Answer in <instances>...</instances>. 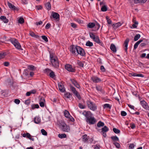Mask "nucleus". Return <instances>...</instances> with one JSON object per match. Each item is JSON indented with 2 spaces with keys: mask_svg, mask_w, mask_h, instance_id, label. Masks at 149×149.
<instances>
[{
  "mask_svg": "<svg viewBox=\"0 0 149 149\" xmlns=\"http://www.w3.org/2000/svg\"><path fill=\"white\" fill-rule=\"evenodd\" d=\"M34 121L35 123L36 124H38L40 123V120L39 118L36 117L34 118Z\"/></svg>",
  "mask_w": 149,
  "mask_h": 149,
  "instance_id": "nucleus-31",
  "label": "nucleus"
},
{
  "mask_svg": "<svg viewBox=\"0 0 149 149\" xmlns=\"http://www.w3.org/2000/svg\"><path fill=\"white\" fill-rule=\"evenodd\" d=\"M8 5L9 8L11 9L14 10H17V8L11 3L8 2Z\"/></svg>",
  "mask_w": 149,
  "mask_h": 149,
  "instance_id": "nucleus-24",
  "label": "nucleus"
},
{
  "mask_svg": "<svg viewBox=\"0 0 149 149\" xmlns=\"http://www.w3.org/2000/svg\"><path fill=\"white\" fill-rule=\"evenodd\" d=\"M70 89L72 93L74 94L76 93L77 92L75 88L72 86H70Z\"/></svg>",
  "mask_w": 149,
  "mask_h": 149,
  "instance_id": "nucleus-34",
  "label": "nucleus"
},
{
  "mask_svg": "<svg viewBox=\"0 0 149 149\" xmlns=\"http://www.w3.org/2000/svg\"><path fill=\"white\" fill-rule=\"evenodd\" d=\"M87 104L88 108L91 110L94 111L97 109V106L95 104L91 101H87Z\"/></svg>",
  "mask_w": 149,
  "mask_h": 149,
  "instance_id": "nucleus-3",
  "label": "nucleus"
},
{
  "mask_svg": "<svg viewBox=\"0 0 149 149\" xmlns=\"http://www.w3.org/2000/svg\"><path fill=\"white\" fill-rule=\"evenodd\" d=\"M51 24L50 23H47L45 26V28L46 29H49L51 26Z\"/></svg>",
  "mask_w": 149,
  "mask_h": 149,
  "instance_id": "nucleus-63",
  "label": "nucleus"
},
{
  "mask_svg": "<svg viewBox=\"0 0 149 149\" xmlns=\"http://www.w3.org/2000/svg\"><path fill=\"white\" fill-rule=\"evenodd\" d=\"M80 47L77 46H75L72 45L70 46V51L74 55L77 54L78 47Z\"/></svg>",
  "mask_w": 149,
  "mask_h": 149,
  "instance_id": "nucleus-4",
  "label": "nucleus"
},
{
  "mask_svg": "<svg viewBox=\"0 0 149 149\" xmlns=\"http://www.w3.org/2000/svg\"><path fill=\"white\" fill-rule=\"evenodd\" d=\"M96 88L98 91H100L101 93H104V91L103 90L102 86H97L96 87Z\"/></svg>",
  "mask_w": 149,
  "mask_h": 149,
  "instance_id": "nucleus-22",
  "label": "nucleus"
},
{
  "mask_svg": "<svg viewBox=\"0 0 149 149\" xmlns=\"http://www.w3.org/2000/svg\"><path fill=\"white\" fill-rule=\"evenodd\" d=\"M84 62L83 61H81L79 60H78L77 64L79 65V66L80 68H83L84 65Z\"/></svg>",
  "mask_w": 149,
  "mask_h": 149,
  "instance_id": "nucleus-27",
  "label": "nucleus"
},
{
  "mask_svg": "<svg viewBox=\"0 0 149 149\" xmlns=\"http://www.w3.org/2000/svg\"><path fill=\"white\" fill-rule=\"evenodd\" d=\"M101 133L104 137H106L107 136L106 132L109 130V128L107 126H105L101 129Z\"/></svg>",
  "mask_w": 149,
  "mask_h": 149,
  "instance_id": "nucleus-8",
  "label": "nucleus"
},
{
  "mask_svg": "<svg viewBox=\"0 0 149 149\" xmlns=\"http://www.w3.org/2000/svg\"><path fill=\"white\" fill-rule=\"evenodd\" d=\"M86 46L91 47L93 45V44L92 42L89 41H88L86 42Z\"/></svg>",
  "mask_w": 149,
  "mask_h": 149,
  "instance_id": "nucleus-45",
  "label": "nucleus"
},
{
  "mask_svg": "<svg viewBox=\"0 0 149 149\" xmlns=\"http://www.w3.org/2000/svg\"><path fill=\"white\" fill-rule=\"evenodd\" d=\"M64 96L66 98L70 99L72 97V94L69 92H65Z\"/></svg>",
  "mask_w": 149,
  "mask_h": 149,
  "instance_id": "nucleus-20",
  "label": "nucleus"
},
{
  "mask_svg": "<svg viewBox=\"0 0 149 149\" xmlns=\"http://www.w3.org/2000/svg\"><path fill=\"white\" fill-rule=\"evenodd\" d=\"M148 40H146L145 42L141 43L140 45V46H141V47H144L148 45Z\"/></svg>",
  "mask_w": 149,
  "mask_h": 149,
  "instance_id": "nucleus-39",
  "label": "nucleus"
},
{
  "mask_svg": "<svg viewBox=\"0 0 149 149\" xmlns=\"http://www.w3.org/2000/svg\"><path fill=\"white\" fill-rule=\"evenodd\" d=\"M31 107L32 109H33L35 108H38L39 107V106L38 104H33L31 105Z\"/></svg>",
  "mask_w": 149,
  "mask_h": 149,
  "instance_id": "nucleus-43",
  "label": "nucleus"
},
{
  "mask_svg": "<svg viewBox=\"0 0 149 149\" xmlns=\"http://www.w3.org/2000/svg\"><path fill=\"white\" fill-rule=\"evenodd\" d=\"M107 8L106 5H104L102 6L101 9V10L103 12H105L107 10Z\"/></svg>",
  "mask_w": 149,
  "mask_h": 149,
  "instance_id": "nucleus-44",
  "label": "nucleus"
},
{
  "mask_svg": "<svg viewBox=\"0 0 149 149\" xmlns=\"http://www.w3.org/2000/svg\"><path fill=\"white\" fill-rule=\"evenodd\" d=\"M113 144L118 148L120 147V145L119 143L116 142H114Z\"/></svg>",
  "mask_w": 149,
  "mask_h": 149,
  "instance_id": "nucleus-48",
  "label": "nucleus"
},
{
  "mask_svg": "<svg viewBox=\"0 0 149 149\" xmlns=\"http://www.w3.org/2000/svg\"><path fill=\"white\" fill-rule=\"evenodd\" d=\"M104 124L103 122H102L101 121H99L97 123V126L98 127H101L104 126Z\"/></svg>",
  "mask_w": 149,
  "mask_h": 149,
  "instance_id": "nucleus-35",
  "label": "nucleus"
},
{
  "mask_svg": "<svg viewBox=\"0 0 149 149\" xmlns=\"http://www.w3.org/2000/svg\"><path fill=\"white\" fill-rule=\"evenodd\" d=\"M10 40L17 49L20 50H23L20 44L17 39L14 38H11L10 39Z\"/></svg>",
  "mask_w": 149,
  "mask_h": 149,
  "instance_id": "nucleus-2",
  "label": "nucleus"
},
{
  "mask_svg": "<svg viewBox=\"0 0 149 149\" xmlns=\"http://www.w3.org/2000/svg\"><path fill=\"white\" fill-rule=\"evenodd\" d=\"M65 69L69 72H75V68H73L71 65L66 64L65 65Z\"/></svg>",
  "mask_w": 149,
  "mask_h": 149,
  "instance_id": "nucleus-7",
  "label": "nucleus"
},
{
  "mask_svg": "<svg viewBox=\"0 0 149 149\" xmlns=\"http://www.w3.org/2000/svg\"><path fill=\"white\" fill-rule=\"evenodd\" d=\"M51 70L49 68H46L44 70V71L45 73L47 74V75H48V74H49V73H50V72L51 71Z\"/></svg>",
  "mask_w": 149,
  "mask_h": 149,
  "instance_id": "nucleus-42",
  "label": "nucleus"
},
{
  "mask_svg": "<svg viewBox=\"0 0 149 149\" xmlns=\"http://www.w3.org/2000/svg\"><path fill=\"white\" fill-rule=\"evenodd\" d=\"M113 132L116 134H119L120 133V130L115 128H114L113 129Z\"/></svg>",
  "mask_w": 149,
  "mask_h": 149,
  "instance_id": "nucleus-47",
  "label": "nucleus"
},
{
  "mask_svg": "<svg viewBox=\"0 0 149 149\" xmlns=\"http://www.w3.org/2000/svg\"><path fill=\"white\" fill-rule=\"evenodd\" d=\"M122 24L120 22H118L117 23H116L115 24L113 25V27L115 29L119 27L120 26L122 25Z\"/></svg>",
  "mask_w": 149,
  "mask_h": 149,
  "instance_id": "nucleus-30",
  "label": "nucleus"
},
{
  "mask_svg": "<svg viewBox=\"0 0 149 149\" xmlns=\"http://www.w3.org/2000/svg\"><path fill=\"white\" fill-rule=\"evenodd\" d=\"M28 68L32 70H33L35 69V67L33 65H29L28 66Z\"/></svg>",
  "mask_w": 149,
  "mask_h": 149,
  "instance_id": "nucleus-53",
  "label": "nucleus"
},
{
  "mask_svg": "<svg viewBox=\"0 0 149 149\" xmlns=\"http://www.w3.org/2000/svg\"><path fill=\"white\" fill-rule=\"evenodd\" d=\"M86 122L90 125H93L95 123L96 121V119L93 117H92L86 120Z\"/></svg>",
  "mask_w": 149,
  "mask_h": 149,
  "instance_id": "nucleus-11",
  "label": "nucleus"
},
{
  "mask_svg": "<svg viewBox=\"0 0 149 149\" xmlns=\"http://www.w3.org/2000/svg\"><path fill=\"white\" fill-rule=\"evenodd\" d=\"M141 35L140 34H138L135 36L134 40V41H137L140 37Z\"/></svg>",
  "mask_w": 149,
  "mask_h": 149,
  "instance_id": "nucleus-41",
  "label": "nucleus"
},
{
  "mask_svg": "<svg viewBox=\"0 0 149 149\" xmlns=\"http://www.w3.org/2000/svg\"><path fill=\"white\" fill-rule=\"evenodd\" d=\"M129 41L130 40L129 38H126L124 41L123 45L124 47V50L126 53H127V47Z\"/></svg>",
  "mask_w": 149,
  "mask_h": 149,
  "instance_id": "nucleus-16",
  "label": "nucleus"
},
{
  "mask_svg": "<svg viewBox=\"0 0 149 149\" xmlns=\"http://www.w3.org/2000/svg\"><path fill=\"white\" fill-rule=\"evenodd\" d=\"M94 41L99 44L100 45L103 47L104 45L102 41H101L99 39V37L97 36H96L93 39Z\"/></svg>",
  "mask_w": 149,
  "mask_h": 149,
  "instance_id": "nucleus-15",
  "label": "nucleus"
},
{
  "mask_svg": "<svg viewBox=\"0 0 149 149\" xmlns=\"http://www.w3.org/2000/svg\"><path fill=\"white\" fill-rule=\"evenodd\" d=\"M111 106L109 104H104L103 106L104 109L108 108L109 109H111Z\"/></svg>",
  "mask_w": 149,
  "mask_h": 149,
  "instance_id": "nucleus-40",
  "label": "nucleus"
},
{
  "mask_svg": "<svg viewBox=\"0 0 149 149\" xmlns=\"http://www.w3.org/2000/svg\"><path fill=\"white\" fill-rule=\"evenodd\" d=\"M140 104L142 107L146 110H149V106L148 104L144 100L141 101Z\"/></svg>",
  "mask_w": 149,
  "mask_h": 149,
  "instance_id": "nucleus-10",
  "label": "nucleus"
},
{
  "mask_svg": "<svg viewBox=\"0 0 149 149\" xmlns=\"http://www.w3.org/2000/svg\"><path fill=\"white\" fill-rule=\"evenodd\" d=\"M50 57L52 66L54 68H58L59 67V63L57 57L52 54H50Z\"/></svg>",
  "mask_w": 149,
  "mask_h": 149,
  "instance_id": "nucleus-1",
  "label": "nucleus"
},
{
  "mask_svg": "<svg viewBox=\"0 0 149 149\" xmlns=\"http://www.w3.org/2000/svg\"><path fill=\"white\" fill-rule=\"evenodd\" d=\"M111 138L114 142H115V141H118L119 140L118 137L116 136H111Z\"/></svg>",
  "mask_w": 149,
  "mask_h": 149,
  "instance_id": "nucleus-37",
  "label": "nucleus"
},
{
  "mask_svg": "<svg viewBox=\"0 0 149 149\" xmlns=\"http://www.w3.org/2000/svg\"><path fill=\"white\" fill-rule=\"evenodd\" d=\"M41 99L42 100V101L40 102L39 103V104H40V106L41 107H44L45 104H44V102L43 101H45V99L44 98H43L42 99L41 98Z\"/></svg>",
  "mask_w": 149,
  "mask_h": 149,
  "instance_id": "nucleus-46",
  "label": "nucleus"
},
{
  "mask_svg": "<svg viewBox=\"0 0 149 149\" xmlns=\"http://www.w3.org/2000/svg\"><path fill=\"white\" fill-rule=\"evenodd\" d=\"M45 6L46 8L48 10H50L51 8V4L49 2L45 4Z\"/></svg>",
  "mask_w": 149,
  "mask_h": 149,
  "instance_id": "nucleus-32",
  "label": "nucleus"
},
{
  "mask_svg": "<svg viewBox=\"0 0 149 149\" xmlns=\"http://www.w3.org/2000/svg\"><path fill=\"white\" fill-rule=\"evenodd\" d=\"M18 22L21 24H22L24 22V20L23 18L20 17L18 20Z\"/></svg>",
  "mask_w": 149,
  "mask_h": 149,
  "instance_id": "nucleus-50",
  "label": "nucleus"
},
{
  "mask_svg": "<svg viewBox=\"0 0 149 149\" xmlns=\"http://www.w3.org/2000/svg\"><path fill=\"white\" fill-rule=\"evenodd\" d=\"M41 37L42 39H43L45 42H47L48 41V40L47 37L45 36H41Z\"/></svg>",
  "mask_w": 149,
  "mask_h": 149,
  "instance_id": "nucleus-56",
  "label": "nucleus"
},
{
  "mask_svg": "<svg viewBox=\"0 0 149 149\" xmlns=\"http://www.w3.org/2000/svg\"><path fill=\"white\" fill-rule=\"evenodd\" d=\"M49 75L50 77L53 79L54 78L56 77V75L55 74L54 72L52 70L50 72V73H49Z\"/></svg>",
  "mask_w": 149,
  "mask_h": 149,
  "instance_id": "nucleus-33",
  "label": "nucleus"
},
{
  "mask_svg": "<svg viewBox=\"0 0 149 149\" xmlns=\"http://www.w3.org/2000/svg\"><path fill=\"white\" fill-rule=\"evenodd\" d=\"M14 102L17 104H19L20 102V100L18 99H15L14 101Z\"/></svg>",
  "mask_w": 149,
  "mask_h": 149,
  "instance_id": "nucleus-60",
  "label": "nucleus"
},
{
  "mask_svg": "<svg viewBox=\"0 0 149 149\" xmlns=\"http://www.w3.org/2000/svg\"><path fill=\"white\" fill-rule=\"evenodd\" d=\"M106 19L107 20V21L108 24H111L112 22L110 19H109V18L107 17Z\"/></svg>",
  "mask_w": 149,
  "mask_h": 149,
  "instance_id": "nucleus-62",
  "label": "nucleus"
},
{
  "mask_svg": "<svg viewBox=\"0 0 149 149\" xmlns=\"http://www.w3.org/2000/svg\"><path fill=\"white\" fill-rule=\"evenodd\" d=\"M100 70L102 72H105V69L103 65H101L100 66Z\"/></svg>",
  "mask_w": 149,
  "mask_h": 149,
  "instance_id": "nucleus-64",
  "label": "nucleus"
},
{
  "mask_svg": "<svg viewBox=\"0 0 149 149\" xmlns=\"http://www.w3.org/2000/svg\"><path fill=\"white\" fill-rule=\"evenodd\" d=\"M41 132L42 135L45 136L47 135V133L45 130L43 129L41 130Z\"/></svg>",
  "mask_w": 149,
  "mask_h": 149,
  "instance_id": "nucleus-52",
  "label": "nucleus"
},
{
  "mask_svg": "<svg viewBox=\"0 0 149 149\" xmlns=\"http://www.w3.org/2000/svg\"><path fill=\"white\" fill-rule=\"evenodd\" d=\"M30 35L33 37H35L36 38H37L38 37V35H36L33 32H31L30 33Z\"/></svg>",
  "mask_w": 149,
  "mask_h": 149,
  "instance_id": "nucleus-54",
  "label": "nucleus"
},
{
  "mask_svg": "<svg viewBox=\"0 0 149 149\" xmlns=\"http://www.w3.org/2000/svg\"><path fill=\"white\" fill-rule=\"evenodd\" d=\"M78 54L77 55L79 54L80 56H85L86 53L84 50L81 47H78Z\"/></svg>",
  "mask_w": 149,
  "mask_h": 149,
  "instance_id": "nucleus-12",
  "label": "nucleus"
},
{
  "mask_svg": "<svg viewBox=\"0 0 149 149\" xmlns=\"http://www.w3.org/2000/svg\"><path fill=\"white\" fill-rule=\"evenodd\" d=\"M0 18L5 23H7L8 22V20L6 18V16H1Z\"/></svg>",
  "mask_w": 149,
  "mask_h": 149,
  "instance_id": "nucleus-29",
  "label": "nucleus"
},
{
  "mask_svg": "<svg viewBox=\"0 0 149 149\" xmlns=\"http://www.w3.org/2000/svg\"><path fill=\"white\" fill-rule=\"evenodd\" d=\"M59 89L62 93L64 92L65 91V89L63 84L62 83H59L58 84Z\"/></svg>",
  "mask_w": 149,
  "mask_h": 149,
  "instance_id": "nucleus-17",
  "label": "nucleus"
},
{
  "mask_svg": "<svg viewBox=\"0 0 149 149\" xmlns=\"http://www.w3.org/2000/svg\"><path fill=\"white\" fill-rule=\"evenodd\" d=\"M89 35L90 37L92 39L93 38H94L96 36L94 35V33L93 32L90 33Z\"/></svg>",
  "mask_w": 149,
  "mask_h": 149,
  "instance_id": "nucleus-51",
  "label": "nucleus"
},
{
  "mask_svg": "<svg viewBox=\"0 0 149 149\" xmlns=\"http://www.w3.org/2000/svg\"><path fill=\"white\" fill-rule=\"evenodd\" d=\"M74 94L80 100L81 99V96L78 92Z\"/></svg>",
  "mask_w": 149,
  "mask_h": 149,
  "instance_id": "nucleus-49",
  "label": "nucleus"
},
{
  "mask_svg": "<svg viewBox=\"0 0 149 149\" xmlns=\"http://www.w3.org/2000/svg\"><path fill=\"white\" fill-rule=\"evenodd\" d=\"M121 114L122 116H125L127 115V114L125 111H122L121 112Z\"/></svg>",
  "mask_w": 149,
  "mask_h": 149,
  "instance_id": "nucleus-61",
  "label": "nucleus"
},
{
  "mask_svg": "<svg viewBox=\"0 0 149 149\" xmlns=\"http://www.w3.org/2000/svg\"><path fill=\"white\" fill-rule=\"evenodd\" d=\"M95 26V23L93 22H90L87 24V27L88 28H92Z\"/></svg>",
  "mask_w": 149,
  "mask_h": 149,
  "instance_id": "nucleus-26",
  "label": "nucleus"
},
{
  "mask_svg": "<svg viewBox=\"0 0 149 149\" xmlns=\"http://www.w3.org/2000/svg\"><path fill=\"white\" fill-rule=\"evenodd\" d=\"M51 15L52 17L54 19H55L57 21H59V15L57 13L52 12Z\"/></svg>",
  "mask_w": 149,
  "mask_h": 149,
  "instance_id": "nucleus-14",
  "label": "nucleus"
},
{
  "mask_svg": "<svg viewBox=\"0 0 149 149\" xmlns=\"http://www.w3.org/2000/svg\"><path fill=\"white\" fill-rule=\"evenodd\" d=\"M71 26L73 28H75L77 27V25L75 23H71L70 24Z\"/></svg>",
  "mask_w": 149,
  "mask_h": 149,
  "instance_id": "nucleus-59",
  "label": "nucleus"
},
{
  "mask_svg": "<svg viewBox=\"0 0 149 149\" xmlns=\"http://www.w3.org/2000/svg\"><path fill=\"white\" fill-rule=\"evenodd\" d=\"M95 28H96V31L98 30L100 27V25L97 22L95 24Z\"/></svg>",
  "mask_w": 149,
  "mask_h": 149,
  "instance_id": "nucleus-55",
  "label": "nucleus"
},
{
  "mask_svg": "<svg viewBox=\"0 0 149 149\" xmlns=\"http://www.w3.org/2000/svg\"><path fill=\"white\" fill-rule=\"evenodd\" d=\"M83 141L84 142H86L88 140L87 136L86 134L82 136Z\"/></svg>",
  "mask_w": 149,
  "mask_h": 149,
  "instance_id": "nucleus-36",
  "label": "nucleus"
},
{
  "mask_svg": "<svg viewBox=\"0 0 149 149\" xmlns=\"http://www.w3.org/2000/svg\"><path fill=\"white\" fill-rule=\"evenodd\" d=\"M64 116L66 118H70V113L69 111L67 110H65L64 111Z\"/></svg>",
  "mask_w": 149,
  "mask_h": 149,
  "instance_id": "nucleus-25",
  "label": "nucleus"
},
{
  "mask_svg": "<svg viewBox=\"0 0 149 149\" xmlns=\"http://www.w3.org/2000/svg\"><path fill=\"white\" fill-rule=\"evenodd\" d=\"M110 49L114 53H116L117 51L115 45L113 44H111Z\"/></svg>",
  "mask_w": 149,
  "mask_h": 149,
  "instance_id": "nucleus-21",
  "label": "nucleus"
},
{
  "mask_svg": "<svg viewBox=\"0 0 149 149\" xmlns=\"http://www.w3.org/2000/svg\"><path fill=\"white\" fill-rule=\"evenodd\" d=\"M72 83L77 88H79L80 86L77 82L74 79H71L70 80Z\"/></svg>",
  "mask_w": 149,
  "mask_h": 149,
  "instance_id": "nucleus-18",
  "label": "nucleus"
},
{
  "mask_svg": "<svg viewBox=\"0 0 149 149\" xmlns=\"http://www.w3.org/2000/svg\"><path fill=\"white\" fill-rule=\"evenodd\" d=\"M57 124L61 130L66 126L68 125L66 124L65 122L61 120H59L57 121Z\"/></svg>",
  "mask_w": 149,
  "mask_h": 149,
  "instance_id": "nucleus-5",
  "label": "nucleus"
},
{
  "mask_svg": "<svg viewBox=\"0 0 149 149\" xmlns=\"http://www.w3.org/2000/svg\"><path fill=\"white\" fill-rule=\"evenodd\" d=\"M57 124L61 130L66 126L68 125L66 124L65 122L61 120H59L57 121Z\"/></svg>",
  "mask_w": 149,
  "mask_h": 149,
  "instance_id": "nucleus-6",
  "label": "nucleus"
},
{
  "mask_svg": "<svg viewBox=\"0 0 149 149\" xmlns=\"http://www.w3.org/2000/svg\"><path fill=\"white\" fill-rule=\"evenodd\" d=\"M130 74H131V76H132L133 77H144L143 75L142 74H138L136 73H131Z\"/></svg>",
  "mask_w": 149,
  "mask_h": 149,
  "instance_id": "nucleus-28",
  "label": "nucleus"
},
{
  "mask_svg": "<svg viewBox=\"0 0 149 149\" xmlns=\"http://www.w3.org/2000/svg\"><path fill=\"white\" fill-rule=\"evenodd\" d=\"M135 146V145L133 143H130V144L129 149H133Z\"/></svg>",
  "mask_w": 149,
  "mask_h": 149,
  "instance_id": "nucleus-57",
  "label": "nucleus"
},
{
  "mask_svg": "<svg viewBox=\"0 0 149 149\" xmlns=\"http://www.w3.org/2000/svg\"><path fill=\"white\" fill-rule=\"evenodd\" d=\"M91 79L95 83H99L102 81V80L101 79L99 78L96 76H93L91 77Z\"/></svg>",
  "mask_w": 149,
  "mask_h": 149,
  "instance_id": "nucleus-13",
  "label": "nucleus"
},
{
  "mask_svg": "<svg viewBox=\"0 0 149 149\" xmlns=\"http://www.w3.org/2000/svg\"><path fill=\"white\" fill-rule=\"evenodd\" d=\"M143 41V40L142 39H140L139 41L137 42L134 45V49H136L137 48L138 45Z\"/></svg>",
  "mask_w": 149,
  "mask_h": 149,
  "instance_id": "nucleus-23",
  "label": "nucleus"
},
{
  "mask_svg": "<svg viewBox=\"0 0 149 149\" xmlns=\"http://www.w3.org/2000/svg\"><path fill=\"white\" fill-rule=\"evenodd\" d=\"M82 114L85 117L86 121L92 117V113L89 111H84L83 112Z\"/></svg>",
  "mask_w": 149,
  "mask_h": 149,
  "instance_id": "nucleus-9",
  "label": "nucleus"
},
{
  "mask_svg": "<svg viewBox=\"0 0 149 149\" xmlns=\"http://www.w3.org/2000/svg\"><path fill=\"white\" fill-rule=\"evenodd\" d=\"M78 106L81 109H84L85 108V106L84 105H83L82 104L80 103L79 104Z\"/></svg>",
  "mask_w": 149,
  "mask_h": 149,
  "instance_id": "nucleus-58",
  "label": "nucleus"
},
{
  "mask_svg": "<svg viewBox=\"0 0 149 149\" xmlns=\"http://www.w3.org/2000/svg\"><path fill=\"white\" fill-rule=\"evenodd\" d=\"M61 130L63 132H69L70 130V128L69 126L68 125L62 128Z\"/></svg>",
  "mask_w": 149,
  "mask_h": 149,
  "instance_id": "nucleus-19",
  "label": "nucleus"
},
{
  "mask_svg": "<svg viewBox=\"0 0 149 149\" xmlns=\"http://www.w3.org/2000/svg\"><path fill=\"white\" fill-rule=\"evenodd\" d=\"M58 136L59 138L63 139L66 137V135L65 134H59L58 135Z\"/></svg>",
  "mask_w": 149,
  "mask_h": 149,
  "instance_id": "nucleus-38",
  "label": "nucleus"
}]
</instances>
